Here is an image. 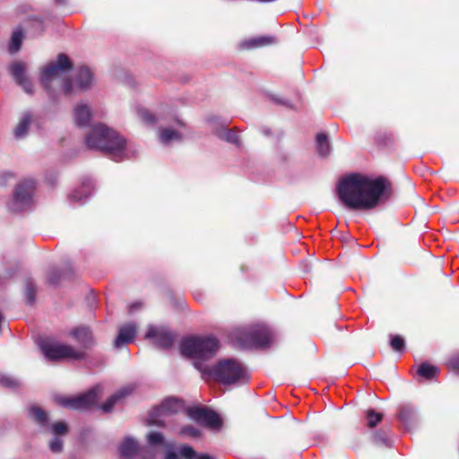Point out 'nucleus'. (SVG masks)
Masks as SVG:
<instances>
[{"mask_svg":"<svg viewBox=\"0 0 459 459\" xmlns=\"http://www.w3.org/2000/svg\"><path fill=\"white\" fill-rule=\"evenodd\" d=\"M336 193L350 210H371L379 204L381 197L391 196L392 184L383 176L371 179L363 174L353 173L339 181Z\"/></svg>","mask_w":459,"mask_h":459,"instance_id":"obj_2","label":"nucleus"},{"mask_svg":"<svg viewBox=\"0 0 459 459\" xmlns=\"http://www.w3.org/2000/svg\"><path fill=\"white\" fill-rule=\"evenodd\" d=\"M52 430L56 435H65L67 432V426L64 422H57L52 426Z\"/></svg>","mask_w":459,"mask_h":459,"instance_id":"obj_35","label":"nucleus"},{"mask_svg":"<svg viewBox=\"0 0 459 459\" xmlns=\"http://www.w3.org/2000/svg\"><path fill=\"white\" fill-rule=\"evenodd\" d=\"M49 447L50 449L54 452V453H58L62 450V447H63V441L58 438V437H55L49 444Z\"/></svg>","mask_w":459,"mask_h":459,"instance_id":"obj_37","label":"nucleus"},{"mask_svg":"<svg viewBox=\"0 0 459 459\" xmlns=\"http://www.w3.org/2000/svg\"><path fill=\"white\" fill-rule=\"evenodd\" d=\"M22 38L23 32L22 30H16L13 32L9 44L10 53H15L21 48Z\"/></svg>","mask_w":459,"mask_h":459,"instance_id":"obj_28","label":"nucleus"},{"mask_svg":"<svg viewBox=\"0 0 459 459\" xmlns=\"http://www.w3.org/2000/svg\"><path fill=\"white\" fill-rule=\"evenodd\" d=\"M85 142L89 149L108 155L118 156L126 149V140L104 124L95 125L86 135Z\"/></svg>","mask_w":459,"mask_h":459,"instance_id":"obj_3","label":"nucleus"},{"mask_svg":"<svg viewBox=\"0 0 459 459\" xmlns=\"http://www.w3.org/2000/svg\"><path fill=\"white\" fill-rule=\"evenodd\" d=\"M399 420L407 429H410L416 420V413L414 409L409 405L401 407L399 412Z\"/></svg>","mask_w":459,"mask_h":459,"instance_id":"obj_20","label":"nucleus"},{"mask_svg":"<svg viewBox=\"0 0 459 459\" xmlns=\"http://www.w3.org/2000/svg\"><path fill=\"white\" fill-rule=\"evenodd\" d=\"M383 414L377 412L375 410H368L366 412L367 425L369 428H374L378 422L382 420Z\"/></svg>","mask_w":459,"mask_h":459,"instance_id":"obj_29","label":"nucleus"},{"mask_svg":"<svg viewBox=\"0 0 459 459\" xmlns=\"http://www.w3.org/2000/svg\"><path fill=\"white\" fill-rule=\"evenodd\" d=\"M137 326L134 323H128L118 328V333L114 341L116 348H121L131 342L136 335Z\"/></svg>","mask_w":459,"mask_h":459,"instance_id":"obj_14","label":"nucleus"},{"mask_svg":"<svg viewBox=\"0 0 459 459\" xmlns=\"http://www.w3.org/2000/svg\"><path fill=\"white\" fill-rule=\"evenodd\" d=\"M160 142L164 144L169 143L172 140L179 141L181 140V134L176 130L169 128H163L160 133Z\"/></svg>","mask_w":459,"mask_h":459,"instance_id":"obj_26","label":"nucleus"},{"mask_svg":"<svg viewBox=\"0 0 459 459\" xmlns=\"http://www.w3.org/2000/svg\"><path fill=\"white\" fill-rule=\"evenodd\" d=\"M275 42V39L271 36H261L257 38L251 39L245 42V45L248 48H261L264 46H268L273 44Z\"/></svg>","mask_w":459,"mask_h":459,"instance_id":"obj_24","label":"nucleus"},{"mask_svg":"<svg viewBox=\"0 0 459 459\" xmlns=\"http://www.w3.org/2000/svg\"><path fill=\"white\" fill-rule=\"evenodd\" d=\"M311 261L307 260V261H305L302 264L304 266V272H309L310 271V267H308V264H310Z\"/></svg>","mask_w":459,"mask_h":459,"instance_id":"obj_43","label":"nucleus"},{"mask_svg":"<svg viewBox=\"0 0 459 459\" xmlns=\"http://www.w3.org/2000/svg\"><path fill=\"white\" fill-rule=\"evenodd\" d=\"M374 440L376 443H387V435L386 433H376L374 435Z\"/></svg>","mask_w":459,"mask_h":459,"instance_id":"obj_40","label":"nucleus"},{"mask_svg":"<svg viewBox=\"0 0 459 459\" xmlns=\"http://www.w3.org/2000/svg\"><path fill=\"white\" fill-rule=\"evenodd\" d=\"M181 433L191 437H197L199 435V430L192 426H186L182 429Z\"/></svg>","mask_w":459,"mask_h":459,"instance_id":"obj_39","label":"nucleus"},{"mask_svg":"<svg viewBox=\"0 0 459 459\" xmlns=\"http://www.w3.org/2000/svg\"><path fill=\"white\" fill-rule=\"evenodd\" d=\"M391 347L395 351H401L404 348V340L399 336L395 335L391 340Z\"/></svg>","mask_w":459,"mask_h":459,"instance_id":"obj_32","label":"nucleus"},{"mask_svg":"<svg viewBox=\"0 0 459 459\" xmlns=\"http://www.w3.org/2000/svg\"><path fill=\"white\" fill-rule=\"evenodd\" d=\"M31 120L32 117L30 113H27L22 117L13 130V135L16 139H20L25 136L30 126Z\"/></svg>","mask_w":459,"mask_h":459,"instance_id":"obj_21","label":"nucleus"},{"mask_svg":"<svg viewBox=\"0 0 459 459\" xmlns=\"http://www.w3.org/2000/svg\"><path fill=\"white\" fill-rule=\"evenodd\" d=\"M73 66V63L67 55L58 54L56 62H51L44 67L40 76L42 84L48 88L52 78L71 71Z\"/></svg>","mask_w":459,"mask_h":459,"instance_id":"obj_9","label":"nucleus"},{"mask_svg":"<svg viewBox=\"0 0 459 459\" xmlns=\"http://www.w3.org/2000/svg\"><path fill=\"white\" fill-rule=\"evenodd\" d=\"M316 150L320 156L327 157L331 152V144L327 135L325 133L316 135Z\"/></svg>","mask_w":459,"mask_h":459,"instance_id":"obj_23","label":"nucleus"},{"mask_svg":"<svg viewBox=\"0 0 459 459\" xmlns=\"http://www.w3.org/2000/svg\"><path fill=\"white\" fill-rule=\"evenodd\" d=\"M74 275L75 272L69 264L63 268H54L48 273V283L50 285L65 284Z\"/></svg>","mask_w":459,"mask_h":459,"instance_id":"obj_13","label":"nucleus"},{"mask_svg":"<svg viewBox=\"0 0 459 459\" xmlns=\"http://www.w3.org/2000/svg\"><path fill=\"white\" fill-rule=\"evenodd\" d=\"M132 392V388L126 386L118 390L116 394L111 395L108 401L102 404L101 409L104 412H109L113 409L114 405L122 398L127 396Z\"/></svg>","mask_w":459,"mask_h":459,"instance_id":"obj_16","label":"nucleus"},{"mask_svg":"<svg viewBox=\"0 0 459 459\" xmlns=\"http://www.w3.org/2000/svg\"><path fill=\"white\" fill-rule=\"evenodd\" d=\"M141 302H134L129 306V313H134L136 309L142 307Z\"/></svg>","mask_w":459,"mask_h":459,"instance_id":"obj_42","label":"nucleus"},{"mask_svg":"<svg viewBox=\"0 0 459 459\" xmlns=\"http://www.w3.org/2000/svg\"><path fill=\"white\" fill-rule=\"evenodd\" d=\"M64 91L66 95L71 94V92L73 91V82L70 78H68L65 81V86H64Z\"/></svg>","mask_w":459,"mask_h":459,"instance_id":"obj_41","label":"nucleus"},{"mask_svg":"<svg viewBox=\"0 0 459 459\" xmlns=\"http://www.w3.org/2000/svg\"><path fill=\"white\" fill-rule=\"evenodd\" d=\"M183 409L181 401L175 398L166 399L159 407L154 408L147 419V424L150 426H163L165 417L170 416L180 411Z\"/></svg>","mask_w":459,"mask_h":459,"instance_id":"obj_8","label":"nucleus"},{"mask_svg":"<svg viewBox=\"0 0 459 459\" xmlns=\"http://www.w3.org/2000/svg\"><path fill=\"white\" fill-rule=\"evenodd\" d=\"M101 394V386L96 385L88 392L76 396H57L56 401L63 407L71 410H89L96 405Z\"/></svg>","mask_w":459,"mask_h":459,"instance_id":"obj_6","label":"nucleus"},{"mask_svg":"<svg viewBox=\"0 0 459 459\" xmlns=\"http://www.w3.org/2000/svg\"><path fill=\"white\" fill-rule=\"evenodd\" d=\"M225 139L227 140V142L231 143L235 145H240L239 135L234 130H229L226 133Z\"/></svg>","mask_w":459,"mask_h":459,"instance_id":"obj_33","label":"nucleus"},{"mask_svg":"<svg viewBox=\"0 0 459 459\" xmlns=\"http://www.w3.org/2000/svg\"><path fill=\"white\" fill-rule=\"evenodd\" d=\"M10 74L17 84L22 87L25 92L32 93V83L25 75V65L22 62H15L10 66Z\"/></svg>","mask_w":459,"mask_h":459,"instance_id":"obj_12","label":"nucleus"},{"mask_svg":"<svg viewBox=\"0 0 459 459\" xmlns=\"http://www.w3.org/2000/svg\"><path fill=\"white\" fill-rule=\"evenodd\" d=\"M82 192L79 193V190H74L71 194V199L74 201H80L82 199V197H86L91 194V186L90 185H83L81 187Z\"/></svg>","mask_w":459,"mask_h":459,"instance_id":"obj_30","label":"nucleus"},{"mask_svg":"<svg viewBox=\"0 0 459 459\" xmlns=\"http://www.w3.org/2000/svg\"><path fill=\"white\" fill-rule=\"evenodd\" d=\"M218 350L219 342L213 337H192L180 343L181 354L196 359L195 367L204 377H211L224 385L246 384L249 378L247 368L236 359H222L212 368L204 367L199 361L213 357Z\"/></svg>","mask_w":459,"mask_h":459,"instance_id":"obj_1","label":"nucleus"},{"mask_svg":"<svg viewBox=\"0 0 459 459\" xmlns=\"http://www.w3.org/2000/svg\"><path fill=\"white\" fill-rule=\"evenodd\" d=\"M39 346L46 359L50 361L81 359L83 358L82 351H76L70 345L63 344L50 339L41 340L39 342Z\"/></svg>","mask_w":459,"mask_h":459,"instance_id":"obj_5","label":"nucleus"},{"mask_svg":"<svg viewBox=\"0 0 459 459\" xmlns=\"http://www.w3.org/2000/svg\"><path fill=\"white\" fill-rule=\"evenodd\" d=\"M29 415L39 424L44 426L48 423L47 413L39 406L33 405L30 408Z\"/></svg>","mask_w":459,"mask_h":459,"instance_id":"obj_25","label":"nucleus"},{"mask_svg":"<svg viewBox=\"0 0 459 459\" xmlns=\"http://www.w3.org/2000/svg\"><path fill=\"white\" fill-rule=\"evenodd\" d=\"M71 334L84 347H87L92 342V333L88 327L81 326L74 329Z\"/></svg>","mask_w":459,"mask_h":459,"instance_id":"obj_18","label":"nucleus"},{"mask_svg":"<svg viewBox=\"0 0 459 459\" xmlns=\"http://www.w3.org/2000/svg\"><path fill=\"white\" fill-rule=\"evenodd\" d=\"M447 367L452 371L459 373V356H452L447 361Z\"/></svg>","mask_w":459,"mask_h":459,"instance_id":"obj_34","label":"nucleus"},{"mask_svg":"<svg viewBox=\"0 0 459 459\" xmlns=\"http://www.w3.org/2000/svg\"><path fill=\"white\" fill-rule=\"evenodd\" d=\"M147 439L150 446H160L167 449L165 459H179L178 455L172 451L173 445L165 441L164 437L160 432L150 433ZM178 453L182 459H212L208 455H197L195 450L188 446L179 447Z\"/></svg>","mask_w":459,"mask_h":459,"instance_id":"obj_7","label":"nucleus"},{"mask_svg":"<svg viewBox=\"0 0 459 459\" xmlns=\"http://www.w3.org/2000/svg\"><path fill=\"white\" fill-rule=\"evenodd\" d=\"M56 4L58 5H62L65 4V0H55Z\"/></svg>","mask_w":459,"mask_h":459,"instance_id":"obj_44","label":"nucleus"},{"mask_svg":"<svg viewBox=\"0 0 459 459\" xmlns=\"http://www.w3.org/2000/svg\"><path fill=\"white\" fill-rule=\"evenodd\" d=\"M139 115H140L141 118L146 123L152 124L155 122L154 116L152 114H151L148 110L140 109Z\"/></svg>","mask_w":459,"mask_h":459,"instance_id":"obj_36","label":"nucleus"},{"mask_svg":"<svg viewBox=\"0 0 459 459\" xmlns=\"http://www.w3.org/2000/svg\"><path fill=\"white\" fill-rule=\"evenodd\" d=\"M188 415L194 420L211 429H218L221 425L220 416L207 408H191L188 410Z\"/></svg>","mask_w":459,"mask_h":459,"instance_id":"obj_10","label":"nucleus"},{"mask_svg":"<svg viewBox=\"0 0 459 459\" xmlns=\"http://www.w3.org/2000/svg\"><path fill=\"white\" fill-rule=\"evenodd\" d=\"M75 121L80 126H86L91 119V114L88 106L78 105L74 109Z\"/></svg>","mask_w":459,"mask_h":459,"instance_id":"obj_22","label":"nucleus"},{"mask_svg":"<svg viewBox=\"0 0 459 459\" xmlns=\"http://www.w3.org/2000/svg\"><path fill=\"white\" fill-rule=\"evenodd\" d=\"M437 368L427 362L422 363L418 368V374L420 377H425L427 379L433 378L437 375Z\"/></svg>","mask_w":459,"mask_h":459,"instance_id":"obj_27","label":"nucleus"},{"mask_svg":"<svg viewBox=\"0 0 459 459\" xmlns=\"http://www.w3.org/2000/svg\"><path fill=\"white\" fill-rule=\"evenodd\" d=\"M76 81L82 90H86L91 85L92 73L88 67L82 66L78 70Z\"/></svg>","mask_w":459,"mask_h":459,"instance_id":"obj_19","label":"nucleus"},{"mask_svg":"<svg viewBox=\"0 0 459 459\" xmlns=\"http://www.w3.org/2000/svg\"><path fill=\"white\" fill-rule=\"evenodd\" d=\"M145 337L153 339L155 343L161 348L170 347L175 341L174 333L164 326H150Z\"/></svg>","mask_w":459,"mask_h":459,"instance_id":"obj_11","label":"nucleus"},{"mask_svg":"<svg viewBox=\"0 0 459 459\" xmlns=\"http://www.w3.org/2000/svg\"><path fill=\"white\" fill-rule=\"evenodd\" d=\"M35 182L32 179H26L21 182L15 189L14 192V199L19 203H26L28 202L34 191Z\"/></svg>","mask_w":459,"mask_h":459,"instance_id":"obj_15","label":"nucleus"},{"mask_svg":"<svg viewBox=\"0 0 459 459\" xmlns=\"http://www.w3.org/2000/svg\"><path fill=\"white\" fill-rule=\"evenodd\" d=\"M139 451L138 443L131 437H126L119 447L120 455L123 457H132Z\"/></svg>","mask_w":459,"mask_h":459,"instance_id":"obj_17","label":"nucleus"},{"mask_svg":"<svg viewBox=\"0 0 459 459\" xmlns=\"http://www.w3.org/2000/svg\"><path fill=\"white\" fill-rule=\"evenodd\" d=\"M0 385L9 388H14L18 386V381L9 376L0 375Z\"/></svg>","mask_w":459,"mask_h":459,"instance_id":"obj_31","label":"nucleus"},{"mask_svg":"<svg viewBox=\"0 0 459 459\" xmlns=\"http://www.w3.org/2000/svg\"><path fill=\"white\" fill-rule=\"evenodd\" d=\"M273 337L271 330L264 325L236 329L231 333V340L242 348L265 347Z\"/></svg>","mask_w":459,"mask_h":459,"instance_id":"obj_4","label":"nucleus"},{"mask_svg":"<svg viewBox=\"0 0 459 459\" xmlns=\"http://www.w3.org/2000/svg\"><path fill=\"white\" fill-rule=\"evenodd\" d=\"M36 297V289H26L24 298L27 304H32Z\"/></svg>","mask_w":459,"mask_h":459,"instance_id":"obj_38","label":"nucleus"}]
</instances>
